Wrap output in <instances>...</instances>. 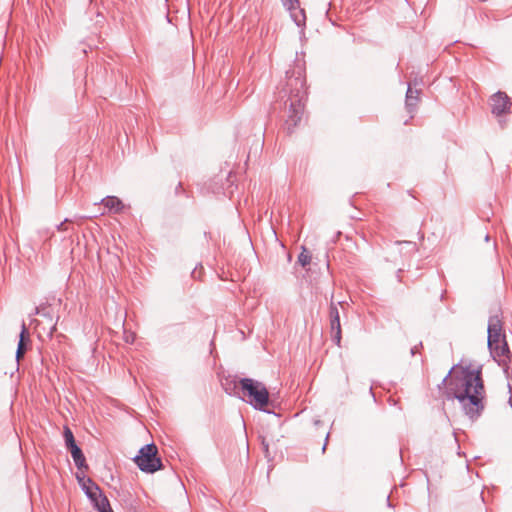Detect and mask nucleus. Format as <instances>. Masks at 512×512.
I'll return each instance as SVG.
<instances>
[{"label":"nucleus","mask_w":512,"mask_h":512,"mask_svg":"<svg viewBox=\"0 0 512 512\" xmlns=\"http://www.w3.org/2000/svg\"><path fill=\"white\" fill-rule=\"evenodd\" d=\"M69 219H65L63 222H61L59 225H57L58 231H66L68 230L67 223H69Z\"/></svg>","instance_id":"obj_21"},{"label":"nucleus","mask_w":512,"mask_h":512,"mask_svg":"<svg viewBox=\"0 0 512 512\" xmlns=\"http://www.w3.org/2000/svg\"><path fill=\"white\" fill-rule=\"evenodd\" d=\"M283 5L291 12V15L295 21V23L300 26L305 21V13L304 10L300 9L297 13H294V10L299 9L300 3L299 0H282Z\"/></svg>","instance_id":"obj_10"},{"label":"nucleus","mask_w":512,"mask_h":512,"mask_svg":"<svg viewBox=\"0 0 512 512\" xmlns=\"http://www.w3.org/2000/svg\"><path fill=\"white\" fill-rule=\"evenodd\" d=\"M262 446H263V451L265 453V456L266 457H269L270 456V453H269V445L268 443L265 441V439L262 440Z\"/></svg>","instance_id":"obj_22"},{"label":"nucleus","mask_w":512,"mask_h":512,"mask_svg":"<svg viewBox=\"0 0 512 512\" xmlns=\"http://www.w3.org/2000/svg\"><path fill=\"white\" fill-rule=\"evenodd\" d=\"M109 512H113L112 510H109Z\"/></svg>","instance_id":"obj_27"},{"label":"nucleus","mask_w":512,"mask_h":512,"mask_svg":"<svg viewBox=\"0 0 512 512\" xmlns=\"http://www.w3.org/2000/svg\"><path fill=\"white\" fill-rule=\"evenodd\" d=\"M63 436H64V440H65V444H66L67 449H70L73 446H77V444L75 442L74 435H73V433H72V431L70 430L69 427H67V426L64 427Z\"/></svg>","instance_id":"obj_17"},{"label":"nucleus","mask_w":512,"mask_h":512,"mask_svg":"<svg viewBox=\"0 0 512 512\" xmlns=\"http://www.w3.org/2000/svg\"><path fill=\"white\" fill-rule=\"evenodd\" d=\"M491 111L494 115L500 116L508 112L511 108V102L506 93L498 91L491 96Z\"/></svg>","instance_id":"obj_7"},{"label":"nucleus","mask_w":512,"mask_h":512,"mask_svg":"<svg viewBox=\"0 0 512 512\" xmlns=\"http://www.w3.org/2000/svg\"><path fill=\"white\" fill-rule=\"evenodd\" d=\"M329 320H330V332L333 341L340 346L341 342V324H340V313L337 304L331 302L329 307Z\"/></svg>","instance_id":"obj_6"},{"label":"nucleus","mask_w":512,"mask_h":512,"mask_svg":"<svg viewBox=\"0 0 512 512\" xmlns=\"http://www.w3.org/2000/svg\"><path fill=\"white\" fill-rule=\"evenodd\" d=\"M502 343H506V337L502 336L499 338H495V341L492 343V339H488V348L490 350L491 356H499V349Z\"/></svg>","instance_id":"obj_16"},{"label":"nucleus","mask_w":512,"mask_h":512,"mask_svg":"<svg viewBox=\"0 0 512 512\" xmlns=\"http://www.w3.org/2000/svg\"><path fill=\"white\" fill-rule=\"evenodd\" d=\"M499 356H492L493 359L503 367L504 371L507 373L508 364L511 362V352L509 350L508 344L502 343L499 349Z\"/></svg>","instance_id":"obj_12"},{"label":"nucleus","mask_w":512,"mask_h":512,"mask_svg":"<svg viewBox=\"0 0 512 512\" xmlns=\"http://www.w3.org/2000/svg\"><path fill=\"white\" fill-rule=\"evenodd\" d=\"M109 211L116 213L120 212L124 208L123 202L116 196H106L100 201Z\"/></svg>","instance_id":"obj_13"},{"label":"nucleus","mask_w":512,"mask_h":512,"mask_svg":"<svg viewBox=\"0 0 512 512\" xmlns=\"http://www.w3.org/2000/svg\"><path fill=\"white\" fill-rule=\"evenodd\" d=\"M310 262H311V255H310L309 251L305 247H303L301 253L298 256V263L302 267H306L307 265L310 264Z\"/></svg>","instance_id":"obj_18"},{"label":"nucleus","mask_w":512,"mask_h":512,"mask_svg":"<svg viewBox=\"0 0 512 512\" xmlns=\"http://www.w3.org/2000/svg\"><path fill=\"white\" fill-rule=\"evenodd\" d=\"M29 333L25 323L22 324V330L19 336V342L16 350V360L19 362L27 351V342H29Z\"/></svg>","instance_id":"obj_11"},{"label":"nucleus","mask_w":512,"mask_h":512,"mask_svg":"<svg viewBox=\"0 0 512 512\" xmlns=\"http://www.w3.org/2000/svg\"><path fill=\"white\" fill-rule=\"evenodd\" d=\"M97 506L100 512H109V510H112L106 497H102L101 502L97 503Z\"/></svg>","instance_id":"obj_19"},{"label":"nucleus","mask_w":512,"mask_h":512,"mask_svg":"<svg viewBox=\"0 0 512 512\" xmlns=\"http://www.w3.org/2000/svg\"><path fill=\"white\" fill-rule=\"evenodd\" d=\"M37 314L42 318L37 320V328L48 337H52L56 331V321H54L53 313L50 309L43 308L37 309Z\"/></svg>","instance_id":"obj_5"},{"label":"nucleus","mask_w":512,"mask_h":512,"mask_svg":"<svg viewBox=\"0 0 512 512\" xmlns=\"http://www.w3.org/2000/svg\"><path fill=\"white\" fill-rule=\"evenodd\" d=\"M68 450L70 451L71 456L74 460V463L78 469H83V468L87 469L88 468L84 454L78 446H73L72 448H70Z\"/></svg>","instance_id":"obj_14"},{"label":"nucleus","mask_w":512,"mask_h":512,"mask_svg":"<svg viewBox=\"0 0 512 512\" xmlns=\"http://www.w3.org/2000/svg\"><path fill=\"white\" fill-rule=\"evenodd\" d=\"M7 430H8L9 434H12L13 432H15V429L10 425H8Z\"/></svg>","instance_id":"obj_24"},{"label":"nucleus","mask_w":512,"mask_h":512,"mask_svg":"<svg viewBox=\"0 0 512 512\" xmlns=\"http://www.w3.org/2000/svg\"><path fill=\"white\" fill-rule=\"evenodd\" d=\"M286 78L285 92L289 93V97L285 102L286 119L284 129L288 134H291L302 120L307 91L305 76L300 66L287 71Z\"/></svg>","instance_id":"obj_2"},{"label":"nucleus","mask_w":512,"mask_h":512,"mask_svg":"<svg viewBox=\"0 0 512 512\" xmlns=\"http://www.w3.org/2000/svg\"><path fill=\"white\" fill-rule=\"evenodd\" d=\"M77 479L79 483L81 484L83 490L85 491V494L88 498H90L92 501H97L98 497L102 496L101 490L90 478L80 477L77 475Z\"/></svg>","instance_id":"obj_8"},{"label":"nucleus","mask_w":512,"mask_h":512,"mask_svg":"<svg viewBox=\"0 0 512 512\" xmlns=\"http://www.w3.org/2000/svg\"><path fill=\"white\" fill-rule=\"evenodd\" d=\"M135 338L136 336L134 333L127 331L124 332V340L126 343L132 344L135 341Z\"/></svg>","instance_id":"obj_20"},{"label":"nucleus","mask_w":512,"mask_h":512,"mask_svg":"<svg viewBox=\"0 0 512 512\" xmlns=\"http://www.w3.org/2000/svg\"><path fill=\"white\" fill-rule=\"evenodd\" d=\"M239 386L246 402L255 409L267 411L265 407L269 402V392L263 383L251 378H242L239 381Z\"/></svg>","instance_id":"obj_3"},{"label":"nucleus","mask_w":512,"mask_h":512,"mask_svg":"<svg viewBox=\"0 0 512 512\" xmlns=\"http://www.w3.org/2000/svg\"><path fill=\"white\" fill-rule=\"evenodd\" d=\"M177 187H178V188H182V184H181V183H178Z\"/></svg>","instance_id":"obj_26"},{"label":"nucleus","mask_w":512,"mask_h":512,"mask_svg":"<svg viewBox=\"0 0 512 512\" xmlns=\"http://www.w3.org/2000/svg\"><path fill=\"white\" fill-rule=\"evenodd\" d=\"M505 336L502 329V321L498 315H492L488 321V339H492V343L495 338Z\"/></svg>","instance_id":"obj_9"},{"label":"nucleus","mask_w":512,"mask_h":512,"mask_svg":"<svg viewBox=\"0 0 512 512\" xmlns=\"http://www.w3.org/2000/svg\"><path fill=\"white\" fill-rule=\"evenodd\" d=\"M450 374H451V370H450V371H449V373L446 375V377L443 379V383H445V382H446V380L448 379V377L450 376Z\"/></svg>","instance_id":"obj_25"},{"label":"nucleus","mask_w":512,"mask_h":512,"mask_svg":"<svg viewBox=\"0 0 512 512\" xmlns=\"http://www.w3.org/2000/svg\"><path fill=\"white\" fill-rule=\"evenodd\" d=\"M419 347H422V343H420L419 345H415L414 347L411 348V355H415L419 352Z\"/></svg>","instance_id":"obj_23"},{"label":"nucleus","mask_w":512,"mask_h":512,"mask_svg":"<svg viewBox=\"0 0 512 512\" xmlns=\"http://www.w3.org/2000/svg\"><path fill=\"white\" fill-rule=\"evenodd\" d=\"M134 462L145 473H154L163 466L161 458L158 457V448L154 443L144 445L135 456Z\"/></svg>","instance_id":"obj_4"},{"label":"nucleus","mask_w":512,"mask_h":512,"mask_svg":"<svg viewBox=\"0 0 512 512\" xmlns=\"http://www.w3.org/2000/svg\"><path fill=\"white\" fill-rule=\"evenodd\" d=\"M485 397L480 370L465 368L450 379L447 398L457 399L470 419L475 420L481 416L485 409Z\"/></svg>","instance_id":"obj_1"},{"label":"nucleus","mask_w":512,"mask_h":512,"mask_svg":"<svg viewBox=\"0 0 512 512\" xmlns=\"http://www.w3.org/2000/svg\"><path fill=\"white\" fill-rule=\"evenodd\" d=\"M418 90H413L409 85L406 93V107L409 112H412L417 105L418 102Z\"/></svg>","instance_id":"obj_15"}]
</instances>
